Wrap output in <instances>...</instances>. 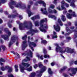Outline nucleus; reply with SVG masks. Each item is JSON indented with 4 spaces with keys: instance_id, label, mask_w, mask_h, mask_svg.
<instances>
[{
    "instance_id": "obj_39",
    "label": "nucleus",
    "mask_w": 77,
    "mask_h": 77,
    "mask_svg": "<svg viewBox=\"0 0 77 77\" xmlns=\"http://www.w3.org/2000/svg\"><path fill=\"white\" fill-rule=\"evenodd\" d=\"M0 62H5V60L3 59V58H1L0 59Z\"/></svg>"
},
{
    "instance_id": "obj_31",
    "label": "nucleus",
    "mask_w": 77,
    "mask_h": 77,
    "mask_svg": "<svg viewBox=\"0 0 77 77\" xmlns=\"http://www.w3.org/2000/svg\"><path fill=\"white\" fill-rule=\"evenodd\" d=\"M37 57H38V58L40 57V58L41 59V60H43L44 59L43 58H42V55L40 57H39V54H37Z\"/></svg>"
},
{
    "instance_id": "obj_16",
    "label": "nucleus",
    "mask_w": 77,
    "mask_h": 77,
    "mask_svg": "<svg viewBox=\"0 0 77 77\" xmlns=\"http://www.w3.org/2000/svg\"><path fill=\"white\" fill-rule=\"evenodd\" d=\"M67 1L69 3H71V2L70 4L71 6H72V7L73 8L75 7V6L74 5V1L67 0Z\"/></svg>"
},
{
    "instance_id": "obj_25",
    "label": "nucleus",
    "mask_w": 77,
    "mask_h": 77,
    "mask_svg": "<svg viewBox=\"0 0 77 77\" xmlns=\"http://www.w3.org/2000/svg\"><path fill=\"white\" fill-rule=\"evenodd\" d=\"M48 17H49V18H53V19H54V20H56V16H55L54 15H49Z\"/></svg>"
},
{
    "instance_id": "obj_18",
    "label": "nucleus",
    "mask_w": 77,
    "mask_h": 77,
    "mask_svg": "<svg viewBox=\"0 0 77 77\" xmlns=\"http://www.w3.org/2000/svg\"><path fill=\"white\" fill-rule=\"evenodd\" d=\"M26 55L27 56H29V57H32V54H33V53L30 50H27L26 52Z\"/></svg>"
},
{
    "instance_id": "obj_55",
    "label": "nucleus",
    "mask_w": 77,
    "mask_h": 77,
    "mask_svg": "<svg viewBox=\"0 0 77 77\" xmlns=\"http://www.w3.org/2000/svg\"><path fill=\"white\" fill-rule=\"evenodd\" d=\"M3 23V21H2V20L1 19H0V24H1V23Z\"/></svg>"
},
{
    "instance_id": "obj_41",
    "label": "nucleus",
    "mask_w": 77,
    "mask_h": 77,
    "mask_svg": "<svg viewBox=\"0 0 77 77\" xmlns=\"http://www.w3.org/2000/svg\"><path fill=\"white\" fill-rule=\"evenodd\" d=\"M43 52L45 54L47 53V50H46V49L45 48L43 49Z\"/></svg>"
},
{
    "instance_id": "obj_45",
    "label": "nucleus",
    "mask_w": 77,
    "mask_h": 77,
    "mask_svg": "<svg viewBox=\"0 0 77 77\" xmlns=\"http://www.w3.org/2000/svg\"><path fill=\"white\" fill-rule=\"evenodd\" d=\"M38 67V65L37 64H35V66H34V68L36 69Z\"/></svg>"
},
{
    "instance_id": "obj_58",
    "label": "nucleus",
    "mask_w": 77,
    "mask_h": 77,
    "mask_svg": "<svg viewBox=\"0 0 77 77\" xmlns=\"http://www.w3.org/2000/svg\"><path fill=\"white\" fill-rule=\"evenodd\" d=\"M5 14H6V15L8 14V12H7V11H5Z\"/></svg>"
},
{
    "instance_id": "obj_8",
    "label": "nucleus",
    "mask_w": 77,
    "mask_h": 77,
    "mask_svg": "<svg viewBox=\"0 0 77 77\" xmlns=\"http://www.w3.org/2000/svg\"><path fill=\"white\" fill-rule=\"evenodd\" d=\"M59 24H60V26H62L63 25L62 22H61V20L59 19L58 20V24H57L54 26V29L56 30L57 32H59L60 30V26H59Z\"/></svg>"
},
{
    "instance_id": "obj_4",
    "label": "nucleus",
    "mask_w": 77,
    "mask_h": 77,
    "mask_svg": "<svg viewBox=\"0 0 77 77\" xmlns=\"http://www.w3.org/2000/svg\"><path fill=\"white\" fill-rule=\"evenodd\" d=\"M45 20H41L40 21V27L39 28V29L41 32H46V29H47V25L46 24H45L43 25L42 24L43 23H44L45 21L46 22L47 21V18H45Z\"/></svg>"
},
{
    "instance_id": "obj_27",
    "label": "nucleus",
    "mask_w": 77,
    "mask_h": 77,
    "mask_svg": "<svg viewBox=\"0 0 77 77\" xmlns=\"http://www.w3.org/2000/svg\"><path fill=\"white\" fill-rule=\"evenodd\" d=\"M71 37H67L66 42H69V40H71Z\"/></svg>"
},
{
    "instance_id": "obj_40",
    "label": "nucleus",
    "mask_w": 77,
    "mask_h": 77,
    "mask_svg": "<svg viewBox=\"0 0 77 77\" xmlns=\"http://www.w3.org/2000/svg\"><path fill=\"white\" fill-rule=\"evenodd\" d=\"M44 57H45V58H47V57H49V55L47 54H45L44 56Z\"/></svg>"
},
{
    "instance_id": "obj_61",
    "label": "nucleus",
    "mask_w": 77,
    "mask_h": 77,
    "mask_svg": "<svg viewBox=\"0 0 77 77\" xmlns=\"http://www.w3.org/2000/svg\"><path fill=\"white\" fill-rule=\"evenodd\" d=\"M60 39H61V38H63V36H60Z\"/></svg>"
},
{
    "instance_id": "obj_5",
    "label": "nucleus",
    "mask_w": 77,
    "mask_h": 77,
    "mask_svg": "<svg viewBox=\"0 0 77 77\" xmlns=\"http://www.w3.org/2000/svg\"><path fill=\"white\" fill-rule=\"evenodd\" d=\"M61 8H60V7H58L57 8V9L59 11H62L63 10H64V11H63V13L64 14H66V13L67 12V11H66V8L64 7V5L66 8H68L69 7V4L67 3H65V2H64V1H63L62 2H61Z\"/></svg>"
},
{
    "instance_id": "obj_21",
    "label": "nucleus",
    "mask_w": 77,
    "mask_h": 77,
    "mask_svg": "<svg viewBox=\"0 0 77 77\" xmlns=\"http://www.w3.org/2000/svg\"><path fill=\"white\" fill-rule=\"evenodd\" d=\"M35 19H39V16L38 15H37L31 18L32 20H34Z\"/></svg>"
},
{
    "instance_id": "obj_49",
    "label": "nucleus",
    "mask_w": 77,
    "mask_h": 77,
    "mask_svg": "<svg viewBox=\"0 0 77 77\" xmlns=\"http://www.w3.org/2000/svg\"><path fill=\"white\" fill-rule=\"evenodd\" d=\"M19 18H20V20H22V19L23 18V17L21 15L19 16Z\"/></svg>"
},
{
    "instance_id": "obj_7",
    "label": "nucleus",
    "mask_w": 77,
    "mask_h": 77,
    "mask_svg": "<svg viewBox=\"0 0 77 77\" xmlns=\"http://www.w3.org/2000/svg\"><path fill=\"white\" fill-rule=\"evenodd\" d=\"M5 31H6V33L8 34V35H1V38H4L5 40H8L9 39V37L11 35V32H9L8 30V29H5Z\"/></svg>"
},
{
    "instance_id": "obj_3",
    "label": "nucleus",
    "mask_w": 77,
    "mask_h": 77,
    "mask_svg": "<svg viewBox=\"0 0 77 77\" xmlns=\"http://www.w3.org/2000/svg\"><path fill=\"white\" fill-rule=\"evenodd\" d=\"M55 45L56 46V51L57 52L60 51V53H65L66 51L68 53H72L74 51L73 50H71L69 48L60 47L57 44H55Z\"/></svg>"
},
{
    "instance_id": "obj_53",
    "label": "nucleus",
    "mask_w": 77,
    "mask_h": 77,
    "mask_svg": "<svg viewBox=\"0 0 77 77\" xmlns=\"http://www.w3.org/2000/svg\"><path fill=\"white\" fill-rule=\"evenodd\" d=\"M74 63L75 64V65H77V61H75L74 62Z\"/></svg>"
},
{
    "instance_id": "obj_9",
    "label": "nucleus",
    "mask_w": 77,
    "mask_h": 77,
    "mask_svg": "<svg viewBox=\"0 0 77 77\" xmlns=\"http://www.w3.org/2000/svg\"><path fill=\"white\" fill-rule=\"evenodd\" d=\"M47 68L46 67L44 66L43 67V68L41 69L40 71H37L36 73H38L37 75V77H40L42 76V73L44 72L46 70Z\"/></svg>"
},
{
    "instance_id": "obj_20",
    "label": "nucleus",
    "mask_w": 77,
    "mask_h": 77,
    "mask_svg": "<svg viewBox=\"0 0 77 77\" xmlns=\"http://www.w3.org/2000/svg\"><path fill=\"white\" fill-rule=\"evenodd\" d=\"M38 3H39V4H42L44 7H46V4L42 1H39L38 2Z\"/></svg>"
},
{
    "instance_id": "obj_23",
    "label": "nucleus",
    "mask_w": 77,
    "mask_h": 77,
    "mask_svg": "<svg viewBox=\"0 0 77 77\" xmlns=\"http://www.w3.org/2000/svg\"><path fill=\"white\" fill-rule=\"evenodd\" d=\"M61 19L63 21H65L66 20V18H65V17L63 15H62L61 17Z\"/></svg>"
},
{
    "instance_id": "obj_43",
    "label": "nucleus",
    "mask_w": 77,
    "mask_h": 77,
    "mask_svg": "<svg viewBox=\"0 0 77 77\" xmlns=\"http://www.w3.org/2000/svg\"><path fill=\"white\" fill-rule=\"evenodd\" d=\"M67 68V67L66 66L64 67L63 69H61V71H63L65 69H66V68Z\"/></svg>"
},
{
    "instance_id": "obj_13",
    "label": "nucleus",
    "mask_w": 77,
    "mask_h": 77,
    "mask_svg": "<svg viewBox=\"0 0 77 77\" xmlns=\"http://www.w3.org/2000/svg\"><path fill=\"white\" fill-rule=\"evenodd\" d=\"M17 39V38L15 37V36H13L11 37V38L10 42L9 43V47H10L11 45L14 43L15 42V39Z\"/></svg>"
},
{
    "instance_id": "obj_15",
    "label": "nucleus",
    "mask_w": 77,
    "mask_h": 77,
    "mask_svg": "<svg viewBox=\"0 0 77 77\" xmlns=\"http://www.w3.org/2000/svg\"><path fill=\"white\" fill-rule=\"evenodd\" d=\"M30 6H31L30 4H29L28 5V9L27 10V11L28 13V14L29 17H30V15H33V14H32V12H31V11H30V9H29Z\"/></svg>"
},
{
    "instance_id": "obj_42",
    "label": "nucleus",
    "mask_w": 77,
    "mask_h": 77,
    "mask_svg": "<svg viewBox=\"0 0 77 77\" xmlns=\"http://www.w3.org/2000/svg\"><path fill=\"white\" fill-rule=\"evenodd\" d=\"M57 38V35H53L52 37V38L53 39H54L55 38Z\"/></svg>"
},
{
    "instance_id": "obj_46",
    "label": "nucleus",
    "mask_w": 77,
    "mask_h": 77,
    "mask_svg": "<svg viewBox=\"0 0 77 77\" xmlns=\"http://www.w3.org/2000/svg\"><path fill=\"white\" fill-rule=\"evenodd\" d=\"M8 77H14V76L11 74H10L8 75Z\"/></svg>"
},
{
    "instance_id": "obj_51",
    "label": "nucleus",
    "mask_w": 77,
    "mask_h": 77,
    "mask_svg": "<svg viewBox=\"0 0 77 77\" xmlns=\"http://www.w3.org/2000/svg\"><path fill=\"white\" fill-rule=\"evenodd\" d=\"M44 62H45V63H47L48 62V60H44Z\"/></svg>"
},
{
    "instance_id": "obj_59",
    "label": "nucleus",
    "mask_w": 77,
    "mask_h": 77,
    "mask_svg": "<svg viewBox=\"0 0 77 77\" xmlns=\"http://www.w3.org/2000/svg\"><path fill=\"white\" fill-rule=\"evenodd\" d=\"M48 49H49V50H51V47L49 46L48 47Z\"/></svg>"
},
{
    "instance_id": "obj_24",
    "label": "nucleus",
    "mask_w": 77,
    "mask_h": 77,
    "mask_svg": "<svg viewBox=\"0 0 77 77\" xmlns=\"http://www.w3.org/2000/svg\"><path fill=\"white\" fill-rule=\"evenodd\" d=\"M16 13V14L15 15H13V16H11V15H8V18H11V17H12V18H15V17L16 16H18V14H17V13Z\"/></svg>"
},
{
    "instance_id": "obj_44",
    "label": "nucleus",
    "mask_w": 77,
    "mask_h": 77,
    "mask_svg": "<svg viewBox=\"0 0 77 77\" xmlns=\"http://www.w3.org/2000/svg\"><path fill=\"white\" fill-rule=\"evenodd\" d=\"M8 26L10 28H11V27H12V25L11 24H8Z\"/></svg>"
},
{
    "instance_id": "obj_60",
    "label": "nucleus",
    "mask_w": 77,
    "mask_h": 77,
    "mask_svg": "<svg viewBox=\"0 0 77 77\" xmlns=\"http://www.w3.org/2000/svg\"><path fill=\"white\" fill-rule=\"evenodd\" d=\"M11 53H13V54H15V52H14V51H11Z\"/></svg>"
},
{
    "instance_id": "obj_19",
    "label": "nucleus",
    "mask_w": 77,
    "mask_h": 77,
    "mask_svg": "<svg viewBox=\"0 0 77 77\" xmlns=\"http://www.w3.org/2000/svg\"><path fill=\"white\" fill-rule=\"evenodd\" d=\"M48 11L49 13H51V14H53V13L56 14L57 13V11L55 10H54L53 11H52L51 10H50V9H49Z\"/></svg>"
},
{
    "instance_id": "obj_35",
    "label": "nucleus",
    "mask_w": 77,
    "mask_h": 77,
    "mask_svg": "<svg viewBox=\"0 0 77 77\" xmlns=\"http://www.w3.org/2000/svg\"><path fill=\"white\" fill-rule=\"evenodd\" d=\"M35 26H39V22L38 21H36L35 23Z\"/></svg>"
},
{
    "instance_id": "obj_52",
    "label": "nucleus",
    "mask_w": 77,
    "mask_h": 77,
    "mask_svg": "<svg viewBox=\"0 0 77 77\" xmlns=\"http://www.w3.org/2000/svg\"><path fill=\"white\" fill-rule=\"evenodd\" d=\"M64 76L65 77H68V76L66 74H65L64 75Z\"/></svg>"
},
{
    "instance_id": "obj_14",
    "label": "nucleus",
    "mask_w": 77,
    "mask_h": 77,
    "mask_svg": "<svg viewBox=\"0 0 77 77\" xmlns=\"http://www.w3.org/2000/svg\"><path fill=\"white\" fill-rule=\"evenodd\" d=\"M77 15H75V12H73V14H69V13H68L67 14V17L69 19H71L72 17H75Z\"/></svg>"
},
{
    "instance_id": "obj_54",
    "label": "nucleus",
    "mask_w": 77,
    "mask_h": 77,
    "mask_svg": "<svg viewBox=\"0 0 77 77\" xmlns=\"http://www.w3.org/2000/svg\"><path fill=\"white\" fill-rule=\"evenodd\" d=\"M33 61L34 63H36V60L35 59H34L33 60Z\"/></svg>"
},
{
    "instance_id": "obj_22",
    "label": "nucleus",
    "mask_w": 77,
    "mask_h": 77,
    "mask_svg": "<svg viewBox=\"0 0 77 77\" xmlns=\"http://www.w3.org/2000/svg\"><path fill=\"white\" fill-rule=\"evenodd\" d=\"M2 48L3 51H5V49L6 48V47L4 45L0 46V51H1V50H2Z\"/></svg>"
},
{
    "instance_id": "obj_10",
    "label": "nucleus",
    "mask_w": 77,
    "mask_h": 77,
    "mask_svg": "<svg viewBox=\"0 0 77 77\" xmlns=\"http://www.w3.org/2000/svg\"><path fill=\"white\" fill-rule=\"evenodd\" d=\"M28 44L29 47L31 48L32 51H33L34 49L32 47V46H33V47H36V45L34 43V42H31L29 41V39H30V37L29 36L28 37Z\"/></svg>"
},
{
    "instance_id": "obj_6",
    "label": "nucleus",
    "mask_w": 77,
    "mask_h": 77,
    "mask_svg": "<svg viewBox=\"0 0 77 77\" xmlns=\"http://www.w3.org/2000/svg\"><path fill=\"white\" fill-rule=\"evenodd\" d=\"M14 5L16 8H21V9H24L26 8V7H22L20 4H16V2H14V1H11V2L9 3V6H10L11 9L14 8L13 6H12Z\"/></svg>"
},
{
    "instance_id": "obj_57",
    "label": "nucleus",
    "mask_w": 77,
    "mask_h": 77,
    "mask_svg": "<svg viewBox=\"0 0 77 77\" xmlns=\"http://www.w3.org/2000/svg\"><path fill=\"white\" fill-rule=\"evenodd\" d=\"M72 11L71 10H70L69 11V13H71V12H72Z\"/></svg>"
},
{
    "instance_id": "obj_62",
    "label": "nucleus",
    "mask_w": 77,
    "mask_h": 77,
    "mask_svg": "<svg viewBox=\"0 0 77 77\" xmlns=\"http://www.w3.org/2000/svg\"><path fill=\"white\" fill-rule=\"evenodd\" d=\"M53 34L54 35H56V32L54 31Z\"/></svg>"
},
{
    "instance_id": "obj_11",
    "label": "nucleus",
    "mask_w": 77,
    "mask_h": 77,
    "mask_svg": "<svg viewBox=\"0 0 77 77\" xmlns=\"http://www.w3.org/2000/svg\"><path fill=\"white\" fill-rule=\"evenodd\" d=\"M1 69L2 71H5L6 70V69H8V72H12V68L9 67L8 66H6L5 68H4L3 67H1Z\"/></svg>"
},
{
    "instance_id": "obj_63",
    "label": "nucleus",
    "mask_w": 77,
    "mask_h": 77,
    "mask_svg": "<svg viewBox=\"0 0 77 77\" xmlns=\"http://www.w3.org/2000/svg\"><path fill=\"white\" fill-rule=\"evenodd\" d=\"M75 26H77V22H75Z\"/></svg>"
},
{
    "instance_id": "obj_30",
    "label": "nucleus",
    "mask_w": 77,
    "mask_h": 77,
    "mask_svg": "<svg viewBox=\"0 0 77 77\" xmlns=\"http://www.w3.org/2000/svg\"><path fill=\"white\" fill-rule=\"evenodd\" d=\"M48 72L49 74H53V72H52V71H51V69H48Z\"/></svg>"
},
{
    "instance_id": "obj_28",
    "label": "nucleus",
    "mask_w": 77,
    "mask_h": 77,
    "mask_svg": "<svg viewBox=\"0 0 77 77\" xmlns=\"http://www.w3.org/2000/svg\"><path fill=\"white\" fill-rule=\"evenodd\" d=\"M14 67H15V72H18V66L17 65H15L14 66Z\"/></svg>"
},
{
    "instance_id": "obj_37",
    "label": "nucleus",
    "mask_w": 77,
    "mask_h": 77,
    "mask_svg": "<svg viewBox=\"0 0 77 77\" xmlns=\"http://www.w3.org/2000/svg\"><path fill=\"white\" fill-rule=\"evenodd\" d=\"M38 66L40 68H41V67H42V63L40 62L39 63Z\"/></svg>"
},
{
    "instance_id": "obj_26",
    "label": "nucleus",
    "mask_w": 77,
    "mask_h": 77,
    "mask_svg": "<svg viewBox=\"0 0 77 77\" xmlns=\"http://www.w3.org/2000/svg\"><path fill=\"white\" fill-rule=\"evenodd\" d=\"M50 8H51V9H54V5H50L49 8H48V11L49 10V9L50 10H51L50 9Z\"/></svg>"
},
{
    "instance_id": "obj_38",
    "label": "nucleus",
    "mask_w": 77,
    "mask_h": 77,
    "mask_svg": "<svg viewBox=\"0 0 77 77\" xmlns=\"http://www.w3.org/2000/svg\"><path fill=\"white\" fill-rule=\"evenodd\" d=\"M26 38H27V35H25L23 37H22V39L23 40H25Z\"/></svg>"
},
{
    "instance_id": "obj_34",
    "label": "nucleus",
    "mask_w": 77,
    "mask_h": 77,
    "mask_svg": "<svg viewBox=\"0 0 77 77\" xmlns=\"http://www.w3.org/2000/svg\"><path fill=\"white\" fill-rule=\"evenodd\" d=\"M41 11H42V12H43V14H47V11H45L44 12H43V9L41 8Z\"/></svg>"
},
{
    "instance_id": "obj_32",
    "label": "nucleus",
    "mask_w": 77,
    "mask_h": 77,
    "mask_svg": "<svg viewBox=\"0 0 77 77\" xmlns=\"http://www.w3.org/2000/svg\"><path fill=\"white\" fill-rule=\"evenodd\" d=\"M6 3V1L5 0H0V6H1L2 3Z\"/></svg>"
},
{
    "instance_id": "obj_48",
    "label": "nucleus",
    "mask_w": 77,
    "mask_h": 77,
    "mask_svg": "<svg viewBox=\"0 0 77 77\" xmlns=\"http://www.w3.org/2000/svg\"><path fill=\"white\" fill-rule=\"evenodd\" d=\"M66 29L67 32H68V31H69V29L68 27H67Z\"/></svg>"
},
{
    "instance_id": "obj_1",
    "label": "nucleus",
    "mask_w": 77,
    "mask_h": 77,
    "mask_svg": "<svg viewBox=\"0 0 77 77\" xmlns=\"http://www.w3.org/2000/svg\"><path fill=\"white\" fill-rule=\"evenodd\" d=\"M17 24H19V28L20 30H23V29H25V28H26V29H30V32H27V34L28 35H29V34L30 33V32L31 33H34L38 32V30H34L32 29V24L30 21L29 22V26H28L27 25L28 23L27 22L24 23L23 25L22 23H20V22L18 21H17Z\"/></svg>"
},
{
    "instance_id": "obj_12",
    "label": "nucleus",
    "mask_w": 77,
    "mask_h": 77,
    "mask_svg": "<svg viewBox=\"0 0 77 77\" xmlns=\"http://www.w3.org/2000/svg\"><path fill=\"white\" fill-rule=\"evenodd\" d=\"M70 70L72 71V74L71 73H69V74L71 76H72V75L75 74L76 73V71H77V68L72 69L71 68L68 69V70L69 71H70Z\"/></svg>"
},
{
    "instance_id": "obj_2",
    "label": "nucleus",
    "mask_w": 77,
    "mask_h": 77,
    "mask_svg": "<svg viewBox=\"0 0 77 77\" xmlns=\"http://www.w3.org/2000/svg\"><path fill=\"white\" fill-rule=\"evenodd\" d=\"M30 60V58L27 57L26 59H25L22 61L23 63H22V65L24 66L25 68H24L23 67H22L21 65H20L19 66H20V69L21 72H24V69H26L28 71H32V66H31L29 68H27L30 66V64L28 63H24L25 62H27V61Z\"/></svg>"
},
{
    "instance_id": "obj_33",
    "label": "nucleus",
    "mask_w": 77,
    "mask_h": 77,
    "mask_svg": "<svg viewBox=\"0 0 77 77\" xmlns=\"http://www.w3.org/2000/svg\"><path fill=\"white\" fill-rule=\"evenodd\" d=\"M75 32V35L74 37L75 38H76L77 37V32L76 31H74Z\"/></svg>"
},
{
    "instance_id": "obj_29",
    "label": "nucleus",
    "mask_w": 77,
    "mask_h": 77,
    "mask_svg": "<svg viewBox=\"0 0 77 77\" xmlns=\"http://www.w3.org/2000/svg\"><path fill=\"white\" fill-rule=\"evenodd\" d=\"M35 75H36V74H35V73L33 72L30 75H29V77H35Z\"/></svg>"
},
{
    "instance_id": "obj_36",
    "label": "nucleus",
    "mask_w": 77,
    "mask_h": 77,
    "mask_svg": "<svg viewBox=\"0 0 77 77\" xmlns=\"http://www.w3.org/2000/svg\"><path fill=\"white\" fill-rule=\"evenodd\" d=\"M42 43H43L44 44H47V41L45 40H42Z\"/></svg>"
},
{
    "instance_id": "obj_50",
    "label": "nucleus",
    "mask_w": 77,
    "mask_h": 77,
    "mask_svg": "<svg viewBox=\"0 0 77 77\" xmlns=\"http://www.w3.org/2000/svg\"><path fill=\"white\" fill-rule=\"evenodd\" d=\"M68 24L69 26H70L71 25V23L70 22H69L68 23Z\"/></svg>"
},
{
    "instance_id": "obj_17",
    "label": "nucleus",
    "mask_w": 77,
    "mask_h": 77,
    "mask_svg": "<svg viewBox=\"0 0 77 77\" xmlns=\"http://www.w3.org/2000/svg\"><path fill=\"white\" fill-rule=\"evenodd\" d=\"M26 41H25L23 42L22 45V49L23 50L24 49H25V48L27 47V45L26 43Z\"/></svg>"
},
{
    "instance_id": "obj_64",
    "label": "nucleus",
    "mask_w": 77,
    "mask_h": 77,
    "mask_svg": "<svg viewBox=\"0 0 77 77\" xmlns=\"http://www.w3.org/2000/svg\"><path fill=\"white\" fill-rule=\"evenodd\" d=\"M18 42H16V45L17 46H18Z\"/></svg>"
},
{
    "instance_id": "obj_47",
    "label": "nucleus",
    "mask_w": 77,
    "mask_h": 77,
    "mask_svg": "<svg viewBox=\"0 0 77 77\" xmlns=\"http://www.w3.org/2000/svg\"><path fill=\"white\" fill-rule=\"evenodd\" d=\"M54 64H55V63L53 62L51 63V66H54Z\"/></svg>"
},
{
    "instance_id": "obj_56",
    "label": "nucleus",
    "mask_w": 77,
    "mask_h": 77,
    "mask_svg": "<svg viewBox=\"0 0 77 77\" xmlns=\"http://www.w3.org/2000/svg\"><path fill=\"white\" fill-rule=\"evenodd\" d=\"M54 4H56V3H57V2L56 1V0L54 1Z\"/></svg>"
}]
</instances>
